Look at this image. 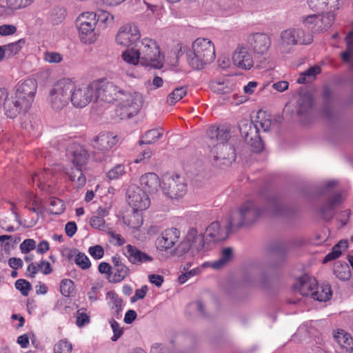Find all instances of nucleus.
<instances>
[{"mask_svg":"<svg viewBox=\"0 0 353 353\" xmlns=\"http://www.w3.org/2000/svg\"><path fill=\"white\" fill-rule=\"evenodd\" d=\"M37 90V83L32 79L19 83L10 92L5 88H0V105L3 104L6 115L14 118L20 112L28 111L34 101Z\"/></svg>","mask_w":353,"mask_h":353,"instance_id":"nucleus-1","label":"nucleus"},{"mask_svg":"<svg viewBox=\"0 0 353 353\" xmlns=\"http://www.w3.org/2000/svg\"><path fill=\"white\" fill-rule=\"evenodd\" d=\"M185 56L188 64L193 69H202L215 59L214 44L208 39L197 38L185 50Z\"/></svg>","mask_w":353,"mask_h":353,"instance_id":"nucleus-2","label":"nucleus"},{"mask_svg":"<svg viewBox=\"0 0 353 353\" xmlns=\"http://www.w3.org/2000/svg\"><path fill=\"white\" fill-rule=\"evenodd\" d=\"M206 134L210 141V146L213 147L211 152L214 154L215 159H223L230 161L234 159V148L226 143L230 137V132L227 127L212 125L207 130Z\"/></svg>","mask_w":353,"mask_h":353,"instance_id":"nucleus-3","label":"nucleus"},{"mask_svg":"<svg viewBox=\"0 0 353 353\" xmlns=\"http://www.w3.org/2000/svg\"><path fill=\"white\" fill-rule=\"evenodd\" d=\"M68 156L72 166L65 170V174L76 188H81L86 182L82 167L88 162V153L83 146L74 143L68 148Z\"/></svg>","mask_w":353,"mask_h":353,"instance_id":"nucleus-4","label":"nucleus"},{"mask_svg":"<svg viewBox=\"0 0 353 353\" xmlns=\"http://www.w3.org/2000/svg\"><path fill=\"white\" fill-rule=\"evenodd\" d=\"M136 48L139 52L141 65L156 69L163 67L164 58L154 40L145 37L136 44Z\"/></svg>","mask_w":353,"mask_h":353,"instance_id":"nucleus-5","label":"nucleus"},{"mask_svg":"<svg viewBox=\"0 0 353 353\" xmlns=\"http://www.w3.org/2000/svg\"><path fill=\"white\" fill-rule=\"evenodd\" d=\"M70 101L77 108H83L89 103L97 101V90L100 89L98 81L89 83L76 84L71 79Z\"/></svg>","mask_w":353,"mask_h":353,"instance_id":"nucleus-6","label":"nucleus"},{"mask_svg":"<svg viewBox=\"0 0 353 353\" xmlns=\"http://www.w3.org/2000/svg\"><path fill=\"white\" fill-rule=\"evenodd\" d=\"M313 35L301 28H292L280 34L278 49L283 53H289L296 45H307L312 42Z\"/></svg>","mask_w":353,"mask_h":353,"instance_id":"nucleus-7","label":"nucleus"},{"mask_svg":"<svg viewBox=\"0 0 353 353\" xmlns=\"http://www.w3.org/2000/svg\"><path fill=\"white\" fill-rule=\"evenodd\" d=\"M262 214L263 210L257 208L254 202L246 201L241 205L239 210L231 212L228 221V230L251 224L256 221Z\"/></svg>","mask_w":353,"mask_h":353,"instance_id":"nucleus-8","label":"nucleus"},{"mask_svg":"<svg viewBox=\"0 0 353 353\" xmlns=\"http://www.w3.org/2000/svg\"><path fill=\"white\" fill-rule=\"evenodd\" d=\"M78 36L81 43L90 45L98 38L96 31L97 14L93 12H85L79 15L75 21Z\"/></svg>","mask_w":353,"mask_h":353,"instance_id":"nucleus-9","label":"nucleus"},{"mask_svg":"<svg viewBox=\"0 0 353 353\" xmlns=\"http://www.w3.org/2000/svg\"><path fill=\"white\" fill-rule=\"evenodd\" d=\"M71 79L65 78L54 84L49 92V101L54 110H59L70 101Z\"/></svg>","mask_w":353,"mask_h":353,"instance_id":"nucleus-10","label":"nucleus"},{"mask_svg":"<svg viewBox=\"0 0 353 353\" xmlns=\"http://www.w3.org/2000/svg\"><path fill=\"white\" fill-rule=\"evenodd\" d=\"M143 104V97L138 92H125L120 94L118 101L119 109L123 110L120 114L121 119L130 118L137 114Z\"/></svg>","mask_w":353,"mask_h":353,"instance_id":"nucleus-11","label":"nucleus"},{"mask_svg":"<svg viewBox=\"0 0 353 353\" xmlns=\"http://www.w3.org/2000/svg\"><path fill=\"white\" fill-rule=\"evenodd\" d=\"M161 189L164 194L172 199H179L185 195L187 185L179 174H168L163 177Z\"/></svg>","mask_w":353,"mask_h":353,"instance_id":"nucleus-12","label":"nucleus"},{"mask_svg":"<svg viewBox=\"0 0 353 353\" xmlns=\"http://www.w3.org/2000/svg\"><path fill=\"white\" fill-rule=\"evenodd\" d=\"M140 37L141 32L137 26L126 23L119 28L115 37V42L123 47L136 46Z\"/></svg>","mask_w":353,"mask_h":353,"instance_id":"nucleus-13","label":"nucleus"},{"mask_svg":"<svg viewBox=\"0 0 353 353\" xmlns=\"http://www.w3.org/2000/svg\"><path fill=\"white\" fill-rule=\"evenodd\" d=\"M181 236L180 231L175 228L165 230L156 239L155 245L160 252L172 254Z\"/></svg>","mask_w":353,"mask_h":353,"instance_id":"nucleus-14","label":"nucleus"},{"mask_svg":"<svg viewBox=\"0 0 353 353\" xmlns=\"http://www.w3.org/2000/svg\"><path fill=\"white\" fill-rule=\"evenodd\" d=\"M127 196L128 203L134 212L145 210L150 205L148 193L137 185H132L128 188Z\"/></svg>","mask_w":353,"mask_h":353,"instance_id":"nucleus-15","label":"nucleus"},{"mask_svg":"<svg viewBox=\"0 0 353 353\" xmlns=\"http://www.w3.org/2000/svg\"><path fill=\"white\" fill-rule=\"evenodd\" d=\"M334 21V15L332 12H328L325 14H311L303 19V24L313 30L316 32H322L328 30Z\"/></svg>","mask_w":353,"mask_h":353,"instance_id":"nucleus-16","label":"nucleus"},{"mask_svg":"<svg viewBox=\"0 0 353 353\" xmlns=\"http://www.w3.org/2000/svg\"><path fill=\"white\" fill-rule=\"evenodd\" d=\"M233 64L239 69L250 70L254 65L253 54L245 43L239 44L232 53Z\"/></svg>","mask_w":353,"mask_h":353,"instance_id":"nucleus-17","label":"nucleus"},{"mask_svg":"<svg viewBox=\"0 0 353 353\" xmlns=\"http://www.w3.org/2000/svg\"><path fill=\"white\" fill-rule=\"evenodd\" d=\"M249 48H251L256 56L265 55L272 44L269 35L265 33L256 32L248 37Z\"/></svg>","mask_w":353,"mask_h":353,"instance_id":"nucleus-18","label":"nucleus"},{"mask_svg":"<svg viewBox=\"0 0 353 353\" xmlns=\"http://www.w3.org/2000/svg\"><path fill=\"white\" fill-rule=\"evenodd\" d=\"M204 243L203 233L199 232L195 228H191L188 230L185 239L179 244V248L183 252L190 250L199 252L203 248Z\"/></svg>","mask_w":353,"mask_h":353,"instance_id":"nucleus-19","label":"nucleus"},{"mask_svg":"<svg viewBox=\"0 0 353 353\" xmlns=\"http://www.w3.org/2000/svg\"><path fill=\"white\" fill-rule=\"evenodd\" d=\"M96 81L99 83L101 87L97 90V100L100 99L108 103L119 101L120 94H122L123 90L112 82H104L99 80Z\"/></svg>","mask_w":353,"mask_h":353,"instance_id":"nucleus-20","label":"nucleus"},{"mask_svg":"<svg viewBox=\"0 0 353 353\" xmlns=\"http://www.w3.org/2000/svg\"><path fill=\"white\" fill-rule=\"evenodd\" d=\"M143 222L142 214H139V212L134 211L128 219V225L132 230L131 232L139 240L145 239L154 232V227H150L147 230L145 228L141 229Z\"/></svg>","mask_w":353,"mask_h":353,"instance_id":"nucleus-21","label":"nucleus"},{"mask_svg":"<svg viewBox=\"0 0 353 353\" xmlns=\"http://www.w3.org/2000/svg\"><path fill=\"white\" fill-rule=\"evenodd\" d=\"M92 228L107 233L113 240L117 241V245H122L125 241L120 234L115 233L105 223L104 218L93 215L90 221Z\"/></svg>","mask_w":353,"mask_h":353,"instance_id":"nucleus-22","label":"nucleus"},{"mask_svg":"<svg viewBox=\"0 0 353 353\" xmlns=\"http://www.w3.org/2000/svg\"><path fill=\"white\" fill-rule=\"evenodd\" d=\"M123 254L126 256L130 263L134 265L151 262L153 260L152 257L147 253L142 252L137 247L130 244L125 247Z\"/></svg>","mask_w":353,"mask_h":353,"instance_id":"nucleus-23","label":"nucleus"},{"mask_svg":"<svg viewBox=\"0 0 353 353\" xmlns=\"http://www.w3.org/2000/svg\"><path fill=\"white\" fill-rule=\"evenodd\" d=\"M118 139L117 136L110 132H102L92 141L93 147L102 152L110 150L116 145Z\"/></svg>","mask_w":353,"mask_h":353,"instance_id":"nucleus-24","label":"nucleus"},{"mask_svg":"<svg viewBox=\"0 0 353 353\" xmlns=\"http://www.w3.org/2000/svg\"><path fill=\"white\" fill-rule=\"evenodd\" d=\"M211 90L217 94H229L234 91L235 83L228 78H217L210 83Z\"/></svg>","mask_w":353,"mask_h":353,"instance_id":"nucleus-25","label":"nucleus"},{"mask_svg":"<svg viewBox=\"0 0 353 353\" xmlns=\"http://www.w3.org/2000/svg\"><path fill=\"white\" fill-rule=\"evenodd\" d=\"M141 189L146 193L152 194L158 190L161 186L159 176L154 172H148L142 175L140 178Z\"/></svg>","mask_w":353,"mask_h":353,"instance_id":"nucleus-26","label":"nucleus"},{"mask_svg":"<svg viewBox=\"0 0 353 353\" xmlns=\"http://www.w3.org/2000/svg\"><path fill=\"white\" fill-rule=\"evenodd\" d=\"M310 8L318 12H332L339 7V0H307Z\"/></svg>","mask_w":353,"mask_h":353,"instance_id":"nucleus-27","label":"nucleus"},{"mask_svg":"<svg viewBox=\"0 0 353 353\" xmlns=\"http://www.w3.org/2000/svg\"><path fill=\"white\" fill-rule=\"evenodd\" d=\"M334 340L341 347L347 352H353V338L351 335L342 329H337L333 331Z\"/></svg>","mask_w":353,"mask_h":353,"instance_id":"nucleus-28","label":"nucleus"},{"mask_svg":"<svg viewBox=\"0 0 353 353\" xmlns=\"http://www.w3.org/2000/svg\"><path fill=\"white\" fill-rule=\"evenodd\" d=\"M317 281L313 277H303L299 283L298 290L299 293L305 296H311L315 292L317 288Z\"/></svg>","mask_w":353,"mask_h":353,"instance_id":"nucleus-29","label":"nucleus"},{"mask_svg":"<svg viewBox=\"0 0 353 353\" xmlns=\"http://www.w3.org/2000/svg\"><path fill=\"white\" fill-rule=\"evenodd\" d=\"M233 252L230 248L223 249L220 258L214 262H205L202 264V267H211L213 269L219 270L226 265L232 258Z\"/></svg>","mask_w":353,"mask_h":353,"instance_id":"nucleus-30","label":"nucleus"},{"mask_svg":"<svg viewBox=\"0 0 353 353\" xmlns=\"http://www.w3.org/2000/svg\"><path fill=\"white\" fill-rule=\"evenodd\" d=\"M204 236L209 241H219L225 239V235L221 229L219 222H213L205 229Z\"/></svg>","mask_w":353,"mask_h":353,"instance_id":"nucleus-31","label":"nucleus"},{"mask_svg":"<svg viewBox=\"0 0 353 353\" xmlns=\"http://www.w3.org/2000/svg\"><path fill=\"white\" fill-rule=\"evenodd\" d=\"M121 54V59L127 64L132 65H137L141 64V57L139 56V52L138 48L127 47Z\"/></svg>","mask_w":353,"mask_h":353,"instance_id":"nucleus-32","label":"nucleus"},{"mask_svg":"<svg viewBox=\"0 0 353 353\" xmlns=\"http://www.w3.org/2000/svg\"><path fill=\"white\" fill-rule=\"evenodd\" d=\"M130 274V270L125 264L119 267L113 268L112 275L108 276V281L113 283H120L128 276Z\"/></svg>","mask_w":353,"mask_h":353,"instance_id":"nucleus-33","label":"nucleus"},{"mask_svg":"<svg viewBox=\"0 0 353 353\" xmlns=\"http://www.w3.org/2000/svg\"><path fill=\"white\" fill-rule=\"evenodd\" d=\"M347 248V241L346 240H341L337 244H336L332 249L331 252H329L323 259V262L324 263L334 260L339 258L341 254L346 250Z\"/></svg>","mask_w":353,"mask_h":353,"instance_id":"nucleus-34","label":"nucleus"},{"mask_svg":"<svg viewBox=\"0 0 353 353\" xmlns=\"http://www.w3.org/2000/svg\"><path fill=\"white\" fill-rule=\"evenodd\" d=\"M106 299L108 304L114 310V312L119 315L123 308V300L114 291L108 292L106 294Z\"/></svg>","mask_w":353,"mask_h":353,"instance_id":"nucleus-35","label":"nucleus"},{"mask_svg":"<svg viewBox=\"0 0 353 353\" xmlns=\"http://www.w3.org/2000/svg\"><path fill=\"white\" fill-rule=\"evenodd\" d=\"M321 72V68L319 65L310 67L300 74L297 79L299 83H306L312 81L318 74Z\"/></svg>","mask_w":353,"mask_h":353,"instance_id":"nucleus-36","label":"nucleus"},{"mask_svg":"<svg viewBox=\"0 0 353 353\" xmlns=\"http://www.w3.org/2000/svg\"><path fill=\"white\" fill-rule=\"evenodd\" d=\"M163 135V130L160 128L147 131L139 141L140 144H152L157 141Z\"/></svg>","mask_w":353,"mask_h":353,"instance_id":"nucleus-37","label":"nucleus"},{"mask_svg":"<svg viewBox=\"0 0 353 353\" xmlns=\"http://www.w3.org/2000/svg\"><path fill=\"white\" fill-rule=\"evenodd\" d=\"M332 296V291L329 285L317 286L315 292L312 294V299L318 301H327Z\"/></svg>","mask_w":353,"mask_h":353,"instance_id":"nucleus-38","label":"nucleus"},{"mask_svg":"<svg viewBox=\"0 0 353 353\" xmlns=\"http://www.w3.org/2000/svg\"><path fill=\"white\" fill-rule=\"evenodd\" d=\"M26 40L20 39L18 41L4 46L6 57H10L17 54L25 46Z\"/></svg>","mask_w":353,"mask_h":353,"instance_id":"nucleus-39","label":"nucleus"},{"mask_svg":"<svg viewBox=\"0 0 353 353\" xmlns=\"http://www.w3.org/2000/svg\"><path fill=\"white\" fill-rule=\"evenodd\" d=\"M347 50L341 54L344 61L353 66V33L350 32L346 37Z\"/></svg>","mask_w":353,"mask_h":353,"instance_id":"nucleus-40","label":"nucleus"},{"mask_svg":"<svg viewBox=\"0 0 353 353\" xmlns=\"http://www.w3.org/2000/svg\"><path fill=\"white\" fill-rule=\"evenodd\" d=\"M334 273L339 279L345 281L349 279L351 276L350 269L345 263H339L334 265Z\"/></svg>","mask_w":353,"mask_h":353,"instance_id":"nucleus-41","label":"nucleus"},{"mask_svg":"<svg viewBox=\"0 0 353 353\" xmlns=\"http://www.w3.org/2000/svg\"><path fill=\"white\" fill-rule=\"evenodd\" d=\"M97 22L103 24L104 27H111L114 25V17L111 13L105 10H99L97 13Z\"/></svg>","mask_w":353,"mask_h":353,"instance_id":"nucleus-42","label":"nucleus"},{"mask_svg":"<svg viewBox=\"0 0 353 353\" xmlns=\"http://www.w3.org/2000/svg\"><path fill=\"white\" fill-rule=\"evenodd\" d=\"M187 94L185 87H179L175 88L167 97V103L169 105H174L180 101Z\"/></svg>","mask_w":353,"mask_h":353,"instance_id":"nucleus-43","label":"nucleus"},{"mask_svg":"<svg viewBox=\"0 0 353 353\" xmlns=\"http://www.w3.org/2000/svg\"><path fill=\"white\" fill-rule=\"evenodd\" d=\"M300 110L299 113H303L307 111L313 104V98L310 93L305 92L300 96L299 99Z\"/></svg>","mask_w":353,"mask_h":353,"instance_id":"nucleus-44","label":"nucleus"},{"mask_svg":"<svg viewBox=\"0 0 353 353\" xmlns=\"http://www.w3.org/2000/svg\"><path fill=\"white\" fill-rule=\"evenodd\" d=\"M72 344L66 339H61L54 345V353H72Z\"/></svg>","mask_w":353,"mask_h":353,"instance_id":"nucleus-45","label":"nucleus"},{"mask_svg":"<svg viewBox=\"0 0 353 353\" xmlns=\"http://www.w3.org/2000/svg\"><path fill=\"white\" fill-rule=\"evenodd\" d=\"M60 292L64 296L68 297L74 292V282L68 279H63L59 285Z\"/></svg>","mask_w":353,"mask_h":353,"instance_id":"nucleus-46","label":"nucleus"},{"mask_svg":"<svg viewBox=\"0 0 353 353\" xmlns=\"http://www.w3.org/2000/svg\"><path fill=\"white\" fill-rule=\"evenodd\" d=\"M43 59L48 63H59L63 61V57L58 52L46 51L43 52Z\"/></svg>","mask_w":353,"mask_h":353,"instance_id":"nucleus-47","label":"nucleus"},{"mask_svg":"<svg viewBox=\"0 0 353 353\" xmlns=\"http://www.w3.org/2000/svg\"><path fill=\"white\" fill-rule=\"evenodd\" d=\"M125 167L124 165L117 164L108 172L107 176L110 180H116L125 174Z\"/></svg>","mask_w":353,"mask_h":353,"instance_id":"nucleus-48","label":"nucleus"},{"mask_svg":"<svg viewBox=\"0 0 353 353\" xmlns=\"http://www.w3.org/2000/svg\"><path fill=\"white\" fill-rule=\"evenodd\" d=\"M51 172L49 170H43L34 173L32 176V183H37L39 187L42 186L43 183L47 182L50 176Z\"/></svg>","mask_w":353,"mask_h":353,"instance_id":"nucleus-49","label":"nucleus"},{"mask_svg":"<svg viewBox=\"0 0 353 353\" xmlns=\"http://www.w3.org/2000/svg\"><path fill=\"white\" fill-rule=\"evenodd\" d=\"M345 199L343 193H336L334 194L328 201L327 205L324 207L325 210L332 209L341 204Z\"/></svg>","mask_w":353,"mask_h":353,"instance_id":"nucleus-50","label":"nucleus"},{"mask_svg":"<svg viewBox=\"0 0 353 353\" xmlns=\"http://www.w3.org/2000/svg\"><path fill=\"white\" fill-rule=\"evenodd\" d=\"M34 0H7V6L12 10L25 8L33 2Z\"/></svg>","mask_w":353,"mask_h":353,"instance_id":"nucleus-51","label":"nucleus"},{"mask_svg":"<svg viewBox=\"0 0 353 353\" xmlns=\"http://www.w3.org/2000/svg\"><path fill=\"white\" fill-rule=\"evenodd\" d=\"M110 324L113 332V336L111 337V340L112 341H117L123 333V327L114 319L110 321Z\"/></svg>","mask_w":353,"mask_h":353,"instance_id":"nucleus-52","label":"nucleus"},{"mask_svg":"<svg viewBox=\"0 0 353 353\" xmlns=\"http://www.w3.org/2000/svg\"><path fill=\"white\" fill-rule=\"evenodd\" d=\"M163 85V80L161 77L156 76L152 81L148 80L145 83V86L148 91H152L161 88Z\"/></svg>","mask_w":353,"mask_h":353,"instance_id":"nucleus-53","label":"nucleus"},{"mask_svg":"<svg viewBox=\"0 0 353 353\" xmlns=\"http://www.w3.org/2000/svg\"><path fill=\"white\" fill-rule=\"evenodd\" d=\"M75 263L83 270H86L90 267V261L88 257L82 253H79L74 259Z\"/></svg>","mask_w":353,"mask_h":353,"instance_id":"nucleus-54","label":"nucleus"},{"mask_svg":"<svg viewBox=\"0 0 353 353\" xmlns=\"http://www.w3.org/2000/svg\"><path fill=\"white\" fill-rule=\"evenodd\" d=\"M26 202L28 203H32V207L30 208V210L33 212H37L36 209L38 208L41 204L39 198L30 192H27L26 193Z\"/></svg>","mask_w":353,"mask_h":353,"instance_id":"nucleus-55","label":"nucleus"},{"mask_svg":"<svg viewBox=\"0 0 353 353\" xmlns=\"http://www.w3.org/2000/svg\"><path fill=\"white\" fill-rule=\"evenodd\" d=\"M15 287L23 296H28L31 290L30 283L24 279L17 280L15 283Z\"/></svg>","mask_w":353,"mask_h":353,"instance_id":"nucleus-56","label":"nucleus"},{"mask_svg":"<svg viewBox=\"0 0 353 353\" xmlns=\"http://www.w3.org/2000/svg\"><path fill=\"white\" fill-rule=\"evenodd\" d=\"M203 267H196L193 268L192 270L186 272L179 276V281L180 283L183 284L185 283L190 278L193 277L201 272V269Z\"/></svg>","mask_w":353,"mask_h":353,"instance_id":"nucleus-57","label":"nucleus"},{"mask_svg":"<svg viewBox=\"0 0 353 353\" xmlns=\"http://www.w3.org/2000/svg\"><path fill=\"white\" fill-rule=\"evenodd\" d=\"M90 255L95 259H101L104 255V250L99 245L91 246L88 249Z\"/></svg>","mask_w":353,"mask_h":353,"instance_id":"nucleus-58","label":"nucleus"},{"mask_svg":"<svg viewBox=\"0 0 353 353\" xmlns=\"http://www.w3.org/2000/svg\"><path fill=\"white\" fill-rule=\"evenodd\" d=\"M90 322L89 316L81 310H78L76 314V324L78 327H83Z\"/></svg>","mask_w":353,"mask_h":353,"instance_id":"nucleus-59","label":"nucleus"},{"mask_svg":"<svg viewBox=\"0 0 353 353\" xmlns=\"http://www.w3.org/2000/svg\"><path fill=\"white\" fill-rule=\"evenodd\" d=\"M36 248V241L32 239L24 240L20 245V249L23 253H28Z\"/></svg>","mask_w":353,"mask_h":353,"instance_id":"nucleus-60","label":"nucleus"},{"mask_svg":"<svg viewBox=\"0 0 353 353\" xmlns=\"http://www.w3.org/2000/svg\"><path fill=\"white\" fill-rule=\"evenodd\" d=\"M12 236L10 235H1L0 236V250L8 252L11 247L10 241Z\"/></svg>","mask_w":353,"mask_h":353,"instance_id":"nucleus-61","label":"nucleus"},{"mask_svg":"<svg viewBox=\"0 0 353 353\" xmlns=\"http://www.w3.org/2000/svg\"><path fill=\"white\" fill-rule=\"evenodd\" d=\"M17 32V27L12 24H3L0 26V35H12Z\"/></svg>","mask_w":353,"mask_h":353,"instance_id":"nucleus-62","label":"nucleus"},{"mask_svg":"<svg viewBox=\"0 0 353 353\" xmlns=\"http://www.w3.org/2000/svg\"><path fill=\"white\" fill-rule=\"evenodd\" d=\"M101 288L99 284L93 285L88 292V296L90 301H96L98 300V293Z\"/></svg>","mask_w":353,"mask_h":353,"instance_id":"nucleus-63","label":"nucleus"},{"mask_svg":"<svg viewBox=\"0 0 353 353\" xmlns=\"http://www.w3.org/2000/svg\"><path fill=\"white\" fill-rule=\"evenodd\" d=\"M98 270L101 274L106 275V279L108 280V276L112 275V267L111 265L105 262H101L98 266Z\"/></svg>","mask_w":353,"mask_h":353,"instance_id":"nucleus-64","label":"nucleus"}]
</instances>
